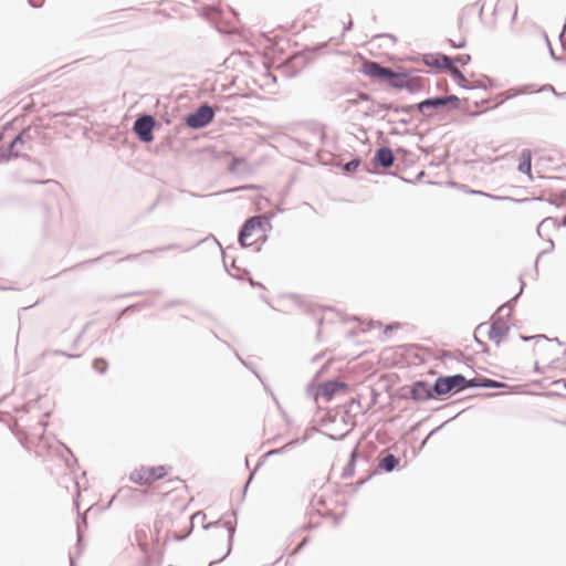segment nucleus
Masks as SVG:
<instances>
[{"instance_id":"3","label":"nucleus","mask_w":566,"mask_h":566,"mask_svg":"<svg viewBox=\"0 0 566 566\" xmlns=\"http://www.w3.org/2000/svg\"><path fill=\"white\" fill-rule=\"evenodd\" d=\"M171 471L172 469L170 465L140 464L130 471L129 481L139 486L153 488L157 481L167 478Z\"/></svg>"},{"instance_id":"9","label":"nucleus","mask_w":566,"mask_h":566,"mask_svg":"<svg viewBox=\"0 0 566 566\" xmlns=\"http://www.w3.org/2000/svg\"><path fill=\"white\" fill-rule=\"evenodd\" d=\"M518 170L532 179V154L528 149L523 150L518 157Z\"/></svg>"},{"instance_id":"12","label":"nucleus","mask_w":566,"mask_h":566,"mask_svg":"<svg viewBox=\"0 0 566 566\" xmlns=\"http://www.w3.org/2000/svg\"><path fill=\"white\" fill-rule=\"evenodd\" d=\"M375 163L382 167H389V148H380L375 156Z\"/></svg>"},{"instance_id":"4","label":"nucleus","mask_w":566,"mask_h":566,"mask_svg":"<svg viewBox=\"0 0 566 566\" xmlns=\"http://www.w3.org/2000/svg\"><path fill=\"white\" fill-rule=\"evenodd\" d=\"M391 88L403 90L408 92H418L422 88V80L411 74H399L391 71Z\"/></svg>"},{"instance_id":"20","label":"nucleus","mask_w":566,"mask_h":566,"mask_svg":"<svg viewBox=\"0 0 566 566\" xmlns=\"http://www.w3.org/2000/svg\"><path fill=\"white\" fill-rule=\"evenodd\" d=\"M396 462H397L396 459L394 458V455H391V464H390L391 470L395 468Z\"/></svg>"},{"instance_id":"14","label":"nucleus","mask_w":566,"mask_h":566,"mask_svg":"<svg viewBox=\"0 0 566 566\" xmlns=\"http://www.w3.org/2000/svg\"><path fill=\"white\" fill-rule=\"evenodd\" d=\"M446 104H447L446 98L438 97V98L427 99V101L421 102L419 104V107H420V109H423L424 107H428V106L438 107V106H442Z\"/></svg>"},{"instance_id":"17","label":"nucleus","mask_w":566,"mask_h":566,"mask_svg":"<svg viewBox=\"0 0 566 566\" xmlns=\"http://www.w3.org/2000/svg\"><path fill=\"white\" fill-rule=\"evenodd\" d=\"M471 57L469 54H461V55H458L454 60H453V63H459L461 65H465L470 62Z\"/></svg>"},{"instance_id":"1","label":"nucleus","mask_w":566,"mask_h":566,"mask_svg":"<svg viewBox=\"0 0 566 566\" xmlns=\"http://www.w3.org/2000/svg\"><path fill=\"white\" fill-rule=\"evenodd\" d=\"M465 387L502 388L505 387V384L497 382L484 377L473 378L468 381L463 376L454 375L449 377H439L436 381L434 390L438 395H447L452 390H461Z\"/></svg>"},{"instance_id":"2","label":"nucleus","mask_w":566,"mask_h":566,"mask_svg":"<svg viewBox=\"0 0 566 566\" xmlns=\"http://www.w3.org/2000/svg\"><path fill=\"white\" fill-rule=\"evenodd\" d=\"M270 229L271 224L268 217H252L243 224L239 234V241L243 247L258 245L266 240V233Z\"/></svg>"},{"instance_id":"19","label":"nucleus","mask_w":566,"mask_h":566,"mask_svg":"<svg viewBox=\"0 0 566 566\" xmlns=\"http://www.w3.org/2000/svg\"><path fill=\"white\" fill-rule=\"evenodd\" d=\"M451 42H452V45L455 48H462L465 44L464 39H459V41L451 40Z\"/></svg>"},{"instance_id":"10","label":"nucleus","mask_w":566,"mask_h":566,"mask_svg":"<svg viewBox=\"0 0 566 566\" xmlns=\"http://www.w3.org/2000/svg\"><path fill=\"white\" fill-rule=\"evenodd\" d=\"M451 61H452V59H450L449 56L443 55V54L429 56L426 60L428 65L434 66L440 70H447V67H451Z\"/></svg>"},{"instance_id":"21","label":"nucleus","mask_w":566,"mask_h":566,"mask_svg":"<svg viewBox=\"0 0 566 566\" xmlns=\"http://www.w3.org/2000/svg\"><path fill=\"white\" fill-rule=\"evenodd\" d=\"M563 224H565V226H566V216H565V217H564V219H563Z\"/></svg>"},{"instance_id":"5","label":"nucleus","mask_w":566,"mask_h":566,"mask_svg":"<svg viewBox=\"0 0 566 566\" xmlns=\"http://www.w3.org/2000/svg\"><path fill=\"white\" fill-rule=\"evenodd\" d=\"M348 386L342 381H326L319 384L315 390V398H323L325 401H331L333 397L340 392H347Z\"/></svg>"},{"instance_id":"11","label":"nucleus","mask_w":566,"mask_h":566,"mask_svg":"<svg viewBox=\"0 0 566 566\" xmlns=\"http://www.w3.org/2000/svg\"><path fill=\"white\" fill-rule=\"evenodd\" d=\"M363 71L365 74L370 76L389 75V71L387 69H381L376 63L373 62L365 63L363 66Z\"/></svg>"},{"instance_id":"8","label":"nucleus","mask_w":566,"mask_h":566,"mask_svg":"<svg viewBox=\"0 0 566 566\" xmlns=\"http://www.w3.org/2000/svg\"><path fill=\"white\" fill-rule=\"evenodd\" d=\"M494 13L497 17L506 14L505 18L513 21L517 14V4L514 0H499L495 4Z\"/></svg>"},{"instance_id":"16","label":"nucleus","mask_w":566,"mask_h":566,"mask_svg":"<svg viewBox=\"0 0 566 566\" xmlns=\"http://www.w3.org/2000/svg\"><path fill=\"white\" fill-rule=\"evenodd\" d=\"M379 467L385 471H389V454H385V452H381Z\"/></svg>"},{"instance_id":"15","label":"nucleus","mask_w":566,"mask_h":566,"mask_svg":"<svg viewBox=\"0 0 566 566\" xmlns=\"http://www.w3.org/2000/svg\"><path fill=\"white\" fill-rule=\"evenodd\" d=\"M94 368L98 371V373H104L107 368V363L104 360V359H95L94 360Z\"/></svg>"},{"instance_id":"13","label":"nucleus","mask_w":566,"mask_h":566,"mask_svg":"<svg viewBox=\"0 0 566 566\" xmlns=\"http://www.w3.org/2000/svg\"><path fill=\"white\" fill-rule=\"evenodd\" d=\"M447 71H449L452 75V77L462 86H465L467 85V78L464 77V75L461 73V71L454 66L453 64V60L451 61V67H447Z\"/></svg>"},{"instance_id":"7","label":"nucleus","mask_w":566,"mask_h":566,"mask_svg":"<svg viewBox=\"0 0 566 566\" xmlns=\"http://www.w3.org/2000/svg\"><path fill=\"white\" fill-rule=\"evenodd\" d=\"M155 120L151 116L139 117L134 124V130L139 139L145 143H150L154 139L153 129Z\"/></svg>"},{"instance_id":"18","label":"nucleus","mask_w":566,"mask_h":566,"mask_svg":"<svg viewBox=\"0 0 566 566\" xmlns=\"http://www.w3.org/2000/svg\"><path fill=\"white\" fill-rule=\"evenodd\" d=\"M359 164H360V161H359V160H356V159H355V160H350L349 163H347V164L345 165V167H344V168H345V170H346V171H354V170H356V169H357V167L359 166Z\"/></svg>"},{"instance_id":"6","label":"nucleus","mask_w":566,"mask_h":566,"mask_svg":"<svg viewBox=\"0 0 566 566\" xmlns=\"http://www.w3.org/2000/svg\"><path fill=\"white\" fill-rule=\"evenodd\" d=\"M213 111L211 107L200 106L196 113L187 117V124L192 128H200L208 125L213 119Z\"/></svg>"}]
</instances>
